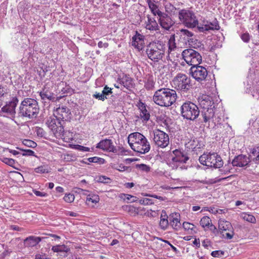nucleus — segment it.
Returning <instances> with one entry per match:
<instances>
[{
  "instance_id": "obj_23",
  "label": "nucleus",
  "mask_w": 259,
  "mask_h": 259,
  "mask_svg": "<svg viewBox=\"0 0 259 259\" xmlns=\"http://www.w3.org/2000/svg\"><path fill=\"white\" fill-rule=\"evenodd\" d=\"M145 36L136 31L135 35L132 37V46L139 50H141L142 49V45Z\"/></svg>"
},
{
  "instance_id": "obj_10",
  "label": "nucleus",
  "mask_w": 259,
  "mask_h": 259,
  "mask_svg": "<svg viewBox=\"0 0 259 259\" xmlns=\"http://www.w3.org/2000/svg\"><path fill=\"white\" fill-rule=\"evenodd\" d=\"M182 55L186 62L192 66L199 65L202 62L201 55L192 49H185Z\"/></svg>"
},
{
  "instance_id": "obj_17",
  "label": "nucleus",
  "mask_w": 259,
  "mask_h": 259,
  "mask_svg": "<svg viewBox=\"0 0 259 259\" xmlns=\"http://www.w3.org/2000/svg\"><path fill=\"white\" fill-rule=\"evenodd\" d=\"M177 34L179 35L181 39H183L185 42L187 41L191 46L195 45L194 42L197 41L194 37V33L186 29H180Z\"/></svg>"
},
{
  "instance_id": "obj_20",
  "label": "nucleus",
  "mask_w": 259,
  "mask_h": 259,
  "mask_svg": "<svg viewBox=\"0 0 259 259\" xmlns=\"http://www.w3.org/2000/svg\"><path fill=\"white\" fill-rule=\"evenodd\" d=\"M48 237H36L30 236L24 240V246L26 247H33L36 246L40 241L48 239Z\"/></svg>"
},
{
  "instance_id": "obj_43",
  "label": "nucleus",
  "mask_w": 259,
  "mask_h": 259,
  "mask_svg": "<svg viewBox=\"0 0 259 259\" xmlns=\"http://www.w3.org/2000/svg\"><path fill=\"white\" fill-rule=\"evenodd\" d=\"M22 143L24 145L30 148H34L37 146V144L35 142L29 139L23 140Z\"/></svg>"
},
{
  "instance_id": "obj_8",
  "label": "nucleus",
  "mask_w": 259,
  "mask_h": 259,
  "mask_svg": "<svg viewBox=\"0 0 259 259\" xmlns=\"http://www.w3.org/2000/svg\"><path fill=\"white\" fill-rule=\"evenodd\" d=\"M199 161L203 165L215 168H221L224 164L221 156L215 152L203 153L199 157Z\"/></svg>"
},
{
  "instance_id": "obj_2",
  "label": "nucleus",
  "mask_w": 259,
  "mask_h": 259,
  "mask_svg": "<svg viewBox=\"0 0 259 259\" xmlns=\"http://www.w3.org/2000/svg\"><path fill=\"white\" fill-rule=\"evenodd\" d=\"M39 108L37 102L32 98H25L21 102L18 111V116L32 119L36 118Z\"/></svg>"
},
{
  "instance_id": "obj_54",
  "label": "nucleus",
  "mask_w": 259,
  "mask_h": 259,
  "mask_svg": "<svg viewBox=\"0 0 259 259\" xmlns=\"http://www.w3.org/2000/svg\"><path fill=\"white\" fill-rule=\"evenodd\" d=\"M103 96L107 97V96H109L112 94V89L108 87L107 85H105L103 89V90L102 92Z\"/></svg>"
},
{
  "instance_id": "obj_16",
  "label": "nucleus",
  "mask_w": 259,
  "mask_h": 259,
  "mask_svg": "<svg viewBox=\"0 0 259 259\" xmlns=\"http://www.w3.org/2000/svg\"><path fill=\"white\" fill-rule=\"evenodd\" d=\"M96 148L102 149L104 151L112 152L113 153L117 152L116 148L113 145V142L110 139H106L102 140L97 144Z\"/></svg>"
},
{
  "instance_id": "obj_15",
  "label": "nucleus",
  "mask_w": 259,
  "mask_h": 259,
  "mask_svg": "<svg viewBox=\"0 0 259 259\" xmlns=\"http://www.w3.org/2000/svg\"><path fill=\"white\" fill-rule=\"evenodd\" d=\"M54 116L59 121L69 120L72 117L70 109L66 106L57 108L54 113Z\"/></svg>"
},
{
  "instance_id": "obj_52",
  "label": "nucleus",
  "mask_w": 259,
  "mask_h": 259,
  "mask_svg": "<svg viewBox=\"0 0 259 259\" xmlns=\"http://www.w3.org/2000/svg\"><path fill=\"white\" fill-rule=\"evenodd\" d=\"M64 201L67 203H71L74 200V196L72 194L68 193L65 194L63 198Z\"/></svg>"
},
{
  "instance_id": "obj_64",
  "label": "nucleus",
  "mask_w": 259,
  "mask_h": 259,
  "mask_svg": "<svg viewBox=\"0 0 259 259\" xmlns=\"http://www.w3.org/2000/svg\"><path fill=\"white\" fill-rule=\"evenodd\" d=\"M33 192L36 196L39 197H46L48 196L47 193L45 192H41L36 190H33Z\"/></svg>"
},
{
  "instance_id": "obj_49",
  "label": "nucleus",
  "mask_w": 259,
  "mask_h": 259,
  "mask_svg": "<svg viewBox=\"0 0 259 259\" xmlns=\"http://www.w3.org/2000/svg\"><path fill=\"white\" fill-rule=\"evenodd\" d=\"M34 171L36 173L44 174L48 173L49 172L48 169L46 168L45 165L39 166L34 169Z\"/></svg>"
},
{
  "instance_id": "obj_30",
  "label": "nucleus",
  "mask_w": 259,
  "mask_h": 259,
  "mask_svg": "<svg viewBox=\"0 0 259 259\" xmlns=\"http://www.w3.org/2000/svg\"><path fill=\"white\" fill-rule=\"evenodd\" d=\"M191 148L196 150L203 148L204 144L202 138H195L191 144Z\"/></svg>"
},
{
  "instance_id": "obj_21",
  "label": "nucleus",
  "mask_w": 259,
  "mask_h": 259,
  "mask_svg": "<svg viewBox=\"0 0 259 259\" xmlns=\"http://www.w3.org/2000/svg\"><path fill=\"white\" fill-rule=\"evenodd\" d=\"M169 224L176 230L181 228L180 214L179 213H173L169 216Z\"/></svg>"
},
{
  "instance_id": "obj_34",
  "label": "nucleus",
  "mask_w": 259,
  "mask_h": 259,
  "mask_svg": "<svg viewBox=\"0 0 259 259\" xmlns=\"http://www.w3.org/2000/svg\"><path fill=\"white\" fill-rule=\"evenodd\" d=\"M100 198L98 195L95 194H89L87 196L86 199V203L90 205L93 204H96L99 201Z\"/></svg>"
},
{
  "instance_id": "obj_11",
  "label": "nucleus",
  "mask_w": 259,
  "mask_h": 259,
  "mask_svg": "<svg viewBox=\"0 0 259 259\" xmlns=\"http://www.w3.org/2000/svg\"><path fill=\"white\" fill-rule=\"evenodd\" d=\"M175 88L181 92H187L191 87V79L186 74L179 73L173 79Z\"/></svg>"
},
{
  "instance_id": "obj_53",
  "label": "nucleus",
  "mask_w": 259,
  "mask_h": 259,
  "mask_svg": "<svg viewBox=\"0 0 259 259\" xmlns=\"http://www.w3.org/2000/svg\"><path fill=\"white\" fill-rule=\"evenodd\" d=\"M240 37L244 42L248 43L250 41L251 36L246 32L241 34Z\"/></svg>"
},
{
  "instance_id": "obj_5",
  "label": "nucleus",
  "mask_w": 259,
  "mask_h": 259,
  "mask_svg": "<svg viewBox=\"0 0 259 259\" xmlns=\"http://www.w3.org/2000/svg\"><path fill=\"white\" fill-rule=\"evenodd\" d=\"M165 45L161 41L150 43L146 47V54L149 59L157 62L161 60L164 55Z\"/></svg>"
},
{
  "instance_id": "obj_3",
  "label": "nucleus",
  "mask_w": 259,
  "mask_h": 259,
  "mask_svg": "<svg viewBox=\"0 0 259 259\" xmlns=\"http://www.w3.org/2000/svg\"><path fill=\"white\" fill-rule=\"evenodd\" d=\"M128 143L131 148L136 152L145 154L150 151V145L147 139L140 133L135 132L130 134Z\"/></svg>"
},
{
  "instance_id": "obj_39",
  "label": "nucleus",
  "mask_w": 259,
  "mask_h": 259,
  "mask_svg": "<svg viewBox=\"0 0 259 259\" xmlns=\"http://www.w3.org/2000/svg\"><path fill=\"white\" fill-rule=\"evenodd\" d=\"M183 227L185 230H191V231H193L194 233H196L198 230L194 224L189 222H184L183 224Z\"/></svg>"
},
{
  "instance_id": "obj_12",
  "label": "nucleus",
  "mask_w": 259,
  "mask_h": 259,
  "mask_svg": "<svg viewBox=\"0 0 259 259\" xmlns=\"http://www.w3.org/2000/svg\"><path fill=\"white\" fill-rule=\"evenodd\" d=\"M153 140L156 145L162 148L167 146L169 139L166 133L161 130H156L153 131Z\"/></svg>"
},
{
  "instance_id": "obj_38",
  "label": "nucleus",
  "mask_w": 259,
  "mask_h": 259,
  "mask_svg": "<svg viewBox=\"0 0 259 259\" xmlns=\"http://www.w3.org/2000/svg\"><path fill=\"white\" fill-rule=\"evenodd\" d=\"M165 9L166 12L171 16L176 14L178 9L171 3H168L165 5Z\"/></svg>"
},
{
  "instance_id": "obj_27",
  "label": "nucleus",
  "mask_w": 259,
  "mask_h": 259,
  "mask_svg": "<svg viewBox=\"0 0 259 259\" xmlns=\"http://www.w3.org/2000/svg\"><path fill=\"white\" fill-rule=\"evenodd\" d=\"M218 224L219 229L220 231H223V232L227 231L229 232H232V231L234 230L231 223L228 221L224 220H220Z\"/></svg>"
},
{
  "instance_id": "obj_57",
  "label": "nucleus",
  "mask_w": 259,
  "mask_h": 259,
  "mask_svg": "<svg viewBox=\"0 0 259 259\" xmlns=\"http://www.w3.org/2000/svg\"><path fill=\"white\" fill-rule=\"evenodd\" d=\"M221 237L222 238H225V239H231L233 238L234 235V230L232 231V232H229L224 234V232L223 233V234H221Z\"/></svg>"
},
{
  "instance_id": "obj_14",
  "label": "nucleus",
  "mask_w": 259,
  "mask_h": 259,
  "mask_svg": "<svg viewBox=\"0 0 259 259\" xmlns=\"http://www.w3.org/2000/svg\"><path fill=\"white\" fill-rule=\"evenodd\" d=\"M158 22L160 26L166 30H169L174 25L175 21L172 20L170 16L165 13H159Z\"/></svg>"
},
{
  "instance_id": "obj_13",
  "label": "nucleus",
  "mask_w": 259,
  "mask_h": 259,
  "mask_svg": "<svg viewBox=\"0 0 259 259\" xmlns=\"http://www.w3.org/2000/svg\"><path fill=\"white\" fill-rule=\"evenodd\" d=\"M190 73L196 81L200 82L205 80L208 75L206 69L199 65L191 66L190 69Z\"/></svg>"
},
{
  "instance_id": "obj_61",
  "label": "nucleus",
  "mask_w": 259,
  "mask_h": 259,
  "mask_svg": "<svg viewBox=\"0 0 259 259\" xmlns=\"http://www.w3.org/2000/svg\"><path fill=\"white\" fill-rule=\"evenodd\" d=\"M74 148L80 151L86 152L90 151V148L89 147H84L80 145H74Z\"/></svg>"
},
{
  "instance_id": "obj_22",
  "label": "nucleus",
  "mask_w": 259,
  "mask_h": 259,
  "mask_svg": "<svg viewBox=\"0 0 259 259\" xmlns=\"http://www.w3.org/2000/svg\"><path fill=\"white\" fill-rule=\"evenodd\" d=\"M39 95L41 99L43 100L46 99L49 101H54L55 100V94L52 92L49 88L44 86L42 90L39 92Z\"/></svg>"
},
{
  "instance_id": "obj_28",
  "label": "nucleus",
  "mask_w": 259,
  "mask_h": 259,
  "mask_svg": "<svg viewBox=\"0 0 259 259\" xmlns=\"http://www.w3.org/2000/svg\"><path fill=\"white\" fill-rule=\"evenodd\" d=\"M144 87L148 91H151L154 89L155 81L152 75L148 74L146 75L144 80Z\"/></svg>"
},
{
  "instance_id": "obj_32",
  "label": "nucleus",
  "mask_w": 259,
  "mask_h": 259,
  "mask_svg": "<svg viewBox=\"0 0 259 259\" xmlns=\"http://www.w3.org/2000/svg\"><path fill=\"white\" fill-rule=\"evenodd\" d=\"M58 121H59V120L57 119L56 117H50L47 120L46 124L48 126L51 131L53 132V130H55V128L56 126H58Z\"/></svg>"
},
{
  "instance_id": "obj_47",
  "label": "nucleus",
  "mask_w": 259,
  "mask_h": 259,
  "mask_svg": "<svg viewBox=\"0 0 259 259\" xmlns=\"http://www.w3.org/2000/svg\"><path fill=\"white\" fill-rule=\"evenodd\" d=\"M87 160L89 162L101 163H103L105 161V160L103 158L96 157V156L87 158Z\"/></svg>"
},
{
  "instance_id": "obj_29",
  "label": "nucleus",
  "mask_w": 259,
  "mask_h": 259,
  "mask_svg": "<svg viewBox=\"0 0 259 259\" xmlns=\"http://www.w3.org/2000/svg\"><path fill=\"white\" fill-rule=\"evenodd\" d=\"M58 125L53 132L56 137L64 138V130L61 121H58Z\"/></svg>"
},
{
  "instance_id": "obj_45",
  "label": "nucleus",
  "mask_w": 259,
  "mask_h": 259,
  "mask_svg": "<svg viewBox=\"0 0 259 259\" xmlns=\"http://www.w3.org/2000/svg\"><path fill=\"white\" fill-rule=\"evenodd\" d=\"M169 221H168L167 219H160L159 222V226L160 228L163 230H165L169 224Z\"/></svg>"
},
{
  "instance_id": "obj_58",
  "label": "nucleus",
  "mask_w": 259,
  "mask_h": 259,
  "mask_svg": "<svg viewBox=\"0 0 259 259\" xmlns=\"http://www.w3.org/2000/svg\"><path fill=\"white\" fill-rule=\"evenodd\" d=\"M139 203L143 205H151L154 203L152 199L149 198H143L139 200Z\"/></svg>"
},
{
  "instance_id": "obj_9",
  "label": "nucleus",
  "mask_w": 259,
  "mask_h": 259,
  "mask_svg": "<svg viewBox=\"0 0 259 259\" xmlns=\"http://www.w3.org/2000/svg\"><path fill=\"white\" fill-rule=\"evenodd\" d=\"M179 19L186 27L194 28L198 25V21L193 11L183 9L179 12Z\"/></svg>"
},
{
  "instance_id": "obj_1",
  "label": "nucleus",
  "mask_w": 259,
  "mask_h": 259,
  "mask_svg": "<svg viewBox=\"0 0 259 259\" xmlns=\"http://www.w3.org/2000/svg\"><path fill=\"white\" fill-rule=\"evenodd\" d=\"M177 99L176 91L169 88H162L155 92L153 102L161 107H169L175 103Z\"/></svg>"
},
{
  "instance_id": "obj_42",
  "label": "nucleus",
  "mask_w": 259,
  "mask_h": 259,
  "mask_svg": "<svg viewBox=\"0 0 259 259\" xmlns=\"http://www.w3.org/2000/svg\"><path fill=\"white\" fill-rule=\"evenodd\" d=\"M96 181L98 183H102L104 184H109L111 183V179L104 176H100L96 178Z\"/></svg>"
},
{
  "instance_id": "obj_31",
  "label": "nucleus",
  "mask_w": 259,
  "mask_h": 259,
  "mask_svg": "<svg viewBox=\"0 0 259 259\" xmlns=\"http://www.w3.org/2000/svg\"><path fill=\"white\" fill-rule=\"evenodd\" d=\"M175 35H171L168 41V54L167 56V60H170L171 61V59H170V53L172 51H173L176 48V43L175 42Z\"/></svg>"
},
{
  "instance_id": "obj_37",
  "label": "nucleus",
  "mask_w": 259,
  "mask_h": 259,
  "mask_svg": "<svg viewBox=\"0 0 259 259\" xmlns=\"http://www.w3.org/2000/svg\"><path fill=\"white\" fill-rule=\"evenodd\" d=\"M241 217L242 218V219L252 224L256 223V221L255 218L251 214H249L246 212H243L241 214Z\"/></svg>"
},
{
  "instance_id": "obj_40",
  "label": "nucleus",
  "mask_w": 259,
  "mask_h": 259,
  "mask_svg": "<svg viewBox=\"0 0 259 259\" xmlns=\"http://www.w3.org/2000/svg\"><path fill=\"white\" fill-rule=\"evenodd\" d=\"M252 156H254L252 160L256 163H259V147L253 148L251 151Z\"/></svg>"
},
{
  "instance_id": "obj_36",
  "label": "nucleus",
  "mask_w": 259,
  "mask_h": 259,
  "mask_svg": "<svg viewBox=\"0 0 259 259\" xmlns=\"http://www.w3.org/2000/svg\"><path fill=\"white\" fill-rule=\"evenodd\" d=\"M61 91L63 96H70L75 93L74 90L71 88L69 84H67L66 83H65V87L61 89Z\"/></svg>"
},
{
  "instance_id": "obj_59",
  "label": "nucleus",
  "mask_w": 259,
  "mask_h": 259,
  "mask_svg": "<svg viewBox=\"0 0 259 259\" xmlns=\"http://www.w3.org/2000/svg\"><path fill=\"white\" fill-rule=\"evenodd\" d=\"M224 254V251L222 250H215L211 253V256L214 257H219L222 256Z\"/></svg>"
},
{
  "instance_id": "obj_56",
  "label": "nucleus",
  "mask_w": 259,
  "mask_h": 259,
  "mask_svg": "<svg viewBox=\"0 0 259 259\" xmlns=\"http://www.w3.org/2000/svg\"><path fill=\"white\" fill-rule=\"evenodd\" d=\"M37 73L40 79H42L46 75V72L48 71L47 67H46L45 68H40V70H37Z\"/></svg>"
},
{
  "instance_id": "obj_35",
  "label": "nucleus",
  "mask_w": 259,
  "mask_h": 259,
  "mask_svg": "<svg viewBox=\"0 0 259 259\" xmlns=\"http://www.w3.org/2000/svg\"><path fill=\"white\" fill-rule=\"evenodd\" d=\"M206 25L207 27L209 30H218L220 29V27L219 26V22L216 18H214L212 22H209L208 21H206Z\"/></svg>"
},
{
  "instance_id": "obj_26",
  "label": "nucleus",
  "mask_w": 259,
  "mask_h": 259,
  "mask_svg": "<svg viewBox=\"0 0 259 259\" xmlns=\"http://www.w3.org/2000/svg\"><path fill=\"white\" fill-rule=\"evenodd\" d=\"M118 80H119V82L121 84L128 90H131V89L134 88L133 79L131 77H129L128 75H125L124 77L122 78H119Z\"/></svg>"
},
{
  "instance_id": "obj_48",
  "label": "nucleus",
  "mask_w": 259,
  "mask_h": 259,
  "mask_svg": "<svg viewBox=\"0 0 259 259\" xmlns=\"http://www.w3.org/2000/svg\"><path fill=\"white\" fill-rule=\"evenodd\" d=\"M209 230L215 235L218 236L220 234H223V231H220V229L217 230V228L214 225L212 224H211L208 227Z\"/></svg>"
},
{
  "instance_id": "obj_25",
  "label": "nucleus",
  "mask_w": 259,
  "mask_h": 259,
  "mask_svg": "<svg viewBox=\"0 0 259 259\" xmlns=\"http://www.w3.org/2000/svg\"><path fill=\"white\" fill-rule=\"evenodd\" d=\"M139 109L140 110V116L143 121H147L149 120L150 115L146 109L145 104L141 102L139 104Z\"/></svg>"
},
{
  "instance_id": "obj_63",
  "label": "nucleus",
  "mask_w": 259,
  "mask_h": 259,
  "mask_svg": "<svg viewBox=\"0 0 259 259\" xmlns=\"http://www.w3.org/2000/svg\"><path fill=\"white\" fill-rule=\"evenodd\" d=\"M64 159L67 161H74L76 159V157L73 154H67L64 155Z\"/></svg>"
},
{
  "instance_id": "obj_44",
  "label": "nucleus",
  "mask_w": 259,
  "mask_h": 259,
  "mask_svg": "<svg viewBox=\"0 0 259 259\" xmlns=\"http://www.w3.org/2000/svg\"><path fill=\"white\" fill-rule=\"evenodd\" d=\"M1 160L3 162L5 163V164L13 167H15L14 165L16 163V161L14 159L12 158L3 157L1 159Z\"/></svg>"
},
{
  "instance_id": "obj_7",
  "label": "nucleus",
  "mask_w": 259,
  "mask_h": 259,
  "mask_svg": "<svg viewBox=\"0 0 259 259\" xmlns=\"http://www.w3.org/2000/svg\"><path fill=\"white\" fill-rule=\"evenodd\" d=\"M181 115L187 120H195L200 117L201 111L198 107L190 101L185 102L181 107Z\"/></svg>"
},
{
  "instance_id": "obj_51",
  "label": "nucleus",
  "mask_w": 259,
  "mask_h": 259,
  "mask_svg": "<svg viewBox=\"0 0 259 259\" xmlns=\"http://www.w3.org/2000/svg\"><path fill=\"white\" fill-rule=\"evenodd\" d=\"M136 167L143 171L148 172L150 170V166L145 164H137L136 165Z\"/></svg>"
},
{
  "instance_id": "obj_46",
  "label": "nucleus",
  "mask_w": 259,
  "mask_h": 259,
  "mask_svg": "<svg viewBox=\"0 0 259 259\" xmlns=\"http://www.w3.org/2000/svg\"><path fill=\"white\" fill-rule=\"evenodd\" d=\"M17 149H18L24 152V153H22L23 156H36L35 155L34 152L30 149H23L22 148H18V147H17Z\"/></svg>"
},
{
  "instance_id": "obj_4",
  "label": "nucleus",
  "mask_w": 259,
  "mask_h": 259,
  "mask_svg": "<svg viewBox=\"0 0 259 259\" xmlns=\"http://www.w3.org/2000/svg\"><path fill=\"white\" fill-rule=\"evenodd\" d=\"M201 109L200 117L199 118V122H207L212 118L214 115V103L211 100V97L204 95L199 99L198 101Z\"/></svg>"
},
{
  "instance_id": "obj_18",
  "label": "nucleus",
  "mask_w": 259,
  "mask_h": 259,
  "mask_svg": "<svg viewBox=\"0 0 259 259\" xmlns=\"http://www.w3.org/2000/svg\"><path fill=\"white\" fill-rule=\"evenodd\" d=\"M250 160L248 157L245 155L240 154L235 156L232 160L231 163L232 166L235 167H244L248 165Z\"/></svg>"
},
{
  "instance_id": "obj_24",
  "label": "nucleus",
  "mask_w": 259,
  "mask_h": 259,
  "mask_svg": "<svg viewBox=\"0 0 259 259\" xmlns=\"http://www.w3.org/2000/svg\"><path fill=\"white\" fill-rule=\"evenodd\" d=\"M147 21L146 22L145 28L151 31H156L159 30V27L155 18H151L149 15L147 16Z\"/></svg>"
},
{
  "instance_id": "obj_33",
  "label": "nucleus",
  "mask_w": 259,
  "mask_h": 259,
  "mask_svg": "<svg viewBox=\"0 0 259 259\" xmlns=\"http://www.w3.org/2000/svg\"><path fill=\"white\" fill-rule=\"evenodd\" d=\"M52 250L54 252H64L67 253L70 251V248L64 244L57 245L53 246L52 247Z\"/></svg>"
},
{
  "instance_id": "obj_41",
  "label": "nucleus",
  "mask_w": 259,
  "mask_h": 259,
  "mask_svg": "<svg viewBox=\"0 0 259 259\" xmlns=\"http://www.w3.org/2000/svg\"><path fill=\"white\" fill-rule=\"evenodd\" d=\"M211 221L210 219L207 216H204L201 219L200 221V225L204 228L205 227H209L211 224Z\"/></svg>"
},
{
  "instance_id": "obj_50",
  "label": "nucleus",
  "mask_w": 259,
  "mask_h": 259,
  "mask_svg": "<svg viewBox=\"0 0 259 259\" xmlns=\"http://www.w3.org/2000/svg\"><path fill=\"white\" fill-rule=\"evenodd\" d=\"M149 8H150L151 12L154 16H156V15L158 16L159 13H162L161 11H160L158 9V6L156 5H155V4L153 5H151V7H149Z\"/></svg>"
},
{
  "instance_id": "obj_60",
  "label": "nucleus",
  "mask_w": 259,
  "mask_h": 259,
  "mask_svg": "<svg viewBox=\"0 0 259 259\" xmlns=\"http://www.w3.org/2000/svg\"><path fill=\"white\" fill-rule=\"evenodd\" d=\"M93 97L99 100H101L102 101H104L105 99H107V97L103 96L102 93L100 94V93L96 92L95 94H94L93 95Z\"/></svg>"
},
{
  "instance_id": "obj_6",
  "label": "nucleus",
  "mask_w": 259,
  "mask_h": 259,
  "mask_svg": "<svg viewBox=\"0 0 259 259\" xmlns=\"http://www.w3.org/2000/svg\"><path fill=\"white\" fill-rule=\"evenodd\" d=\"M5 93L0 95V115L5 117L9 116L14 117L16 113V107L18 103L19 100L17 97H13L10 101L7 102L6 104L2 107L4 102V99L7 95V90L5 89Z\"/></svg>"
},
{
  "instance_id": "obj_62",
  "label": "nucleus",
  "mask_w": 259,
  "mask_h": 259,
  "mask_svg": "<svg viewBox=\"0 0 259 259\" xmlns=\"http://www.w3.org/2000/svg\"><path fill=\"white\" fill-rule=\"evenodd\" d=\"M123 195L124 196V199L126 200L127 201L131 200V202H135L137 200V197L136 196H134L132 195H131L130 194H123Z\"/></svg>"
},
{
  "instance_id": "obj_55",
  "label": "nucleus",
  "mask_w": 259,
  "mask_h": 259,
  "mask_svg": "<svg viewBox=\"0 0 259 259\" xmlns=\"http://www.w3.org/2000/svg\"><path fill=\"white\" fill-rule=\"evenodd\" d=\"M114 168L119 171H129L131 170L130 167L125 166L123 164H120L115 167Z\"/></svg>"
},
{
  "instance_id": "obj_19",
  "label": "nucleus",
  "mask_w": 259,
  "mask_h": 259,
  "mask_svg": "<svg viewBox=\"0 0 259 259\" xmlns=\"http://www.w3.org/2000/svg\"><path fill=\"white\" fill-rule=\"evenodd\" d=\"M172 153L174 156L172 157L171 160L174 162L186 163L189 159L187 154L180 150L175 149L172 151Z\"/></svg>"
}]
</instances>
